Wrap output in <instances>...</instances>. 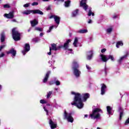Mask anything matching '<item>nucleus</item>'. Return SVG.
Returning <instances> with one entry per match:
<instances>
[{
	"label": "nucleus",
	"mask_w": 129,
	"mask_h": 129,
	"mask_svg": "<svg viewBox=\"0 0 129 129\" xmlns=\"http://www.w3.org/2000/svg\"><path fill=\"white\" fill-rule=\"evenodd\" d=\"M71 93L73 95H75L74 102H72L71 105H75V106H76L78 108H82V107H83V103L82 102V96L81 94L75 93V92H72Z\"/></svg>",
	"instance_id": "f257e3e1"
},
{
	"label": "nucleus",
	"mask_w": 129,
	"mask_h": 129,
	"mask_svg": "<svg viewBox=\"0 0 129 129\" xmlns=\"http://www.w3.org/2000/svg\"><path fill=\"white\" fill-rule=\"evenodd\" d=\"M98 112H102V110L99 108H96L92 110V113L90 114L92 119H96L100 117V114Z\"/></svg>",
	"instance_id": "f03ea898"
},
{
	"label": "nucleus",
	"mask_w": 129,
	"mask_h": 129,
	"mask_svg": "<svg viewBox=\"0 0 129 129\" xmlns=\"http://www.w3.org/2000/svg\"><path fill=\"white\" fill-rule=\"evenodd\" d=\"M12 37L14 41H18L21 40V33L17 31V28H14L12 30Z\"/></svg>",
	"instance_id": "7ed1b4c3"
},
{
	"label": "nucleus",
	"mask_w": 129,
	"mask_h": 129,
	"mask_svg": "<svg viewBox=\"0 0 129 129\" xmlns=\"http://www.w3.org/2000/svg\"><path fill=\"white\" fill-rule=\"evenodd\" d=\"M73 65L72 69L74 70V75H75L76 77H79L81 73V72L79 71V70L78 69L79 68V65L76 61H73Z\"/></svg>",
	"instance_id": "20e7f679"
},
{
	"label": "nucleus",
	"mask_w": 129,
	"mask_h": 129,
	"mask_svg": "<svg viewBox=\"0 0 129 129\" xmlns=\"http://www.w3.org/2000/svg\"><path fill=\"white\" fill-rule=\"evenodd\" d=\"M64 116L66 119H68V121L69 122H73V121H74V118L72 117V113L71 112L68 114L67 111L65 110L64 112Z\"/></svg>",
	"instance_id": "39448f33"
},
{
	"label": "nucleus",
	"mask_w": 129,
	"mask_h": 129,
	"mask_svg": "<svg viewBox=\"0 0 129 129\" xmlns=\"http://www.w3.org/2000/svg\"><path fill=\"white\" fill-rule=\"evenodd\" d=\"M71 39H68L64 43L63 45L56 46V51H57V50H60L61 48H64V50H67V49H68V47H69V43H71Z\"/></svg>",
	"instance_id": "423d86ee"
},
{
	"label": "nucleus",
	"mask_w": 129,
	"mask_h": 129,
	"mask_svg": "<svg viewBox=\"0 0 129 129\" xmlns=\"http://www.w3.org/2000/svg\"><path fill=\"white\" fill-rule=\"evenodd\" d=\"M52 50L57 51V44L55 43L51 44V47H49V52L47 53L49 56L52 55Z\"/></svg>",
	"instance_id": "0eeeda50"
},
{
	"label": "nucleus",
	"mask_w": 129,
	"mask_h": 129,
	"mask_svg": "<svg viewBox=\"0 0 129 129\" xmlns=\"http://www.w3.org/2000/svg\"><path fill=\"white\" fill-rule=\"evenodd\" d=\"M87 0H82L80 4V6L83 8L85 11H87V9H88V5L86 4Z\"/></svg>",
	"instance_id": "6e6552de"
},
{
	"label": "nucleus",
	"mask_w": 129,
	"mask_h": 129,
	"mask_svg": "<svg viewBox=\"0 0 129 129\" xmlns=\"http://www.w3.org/2000/svg\"><path fill=\"white\" fill-rule=\"evenodd\" d=\"M30 49V44L26 43L24 46V50L22 51L23 55H26V52H29Z\"/></svg>",
	"instance_id": "1a4fd4ad"
},
{
	"label": "nucleus",
	"mask_w": 129,
	"mask_h": 129,
	"mask_svg": "<svg viewBox=\"0 0 129 129\" xmlns=\"http://www.w3.org/2000/svg\"><path fill=\"white\" fill-rule=\"evenodd\" d=\"M14 11L10 12L9 14H5L4 17H6L7 19H14L15 15H14Z\"/></svg>",
	"instance_id": "9d476101"
},
{
	"label": "nucleus",
	"mask_w": 129,
	"mask_h": 129,
	"mask_svg": "<svg viewBox=\"0 0 129 129\" xmlns=\"http://www.w3.org/2000/svg\"><path fill=\"white\" fill-rule=\"evenodd\" d=\"M7 55H9V54H12L13 57H15L17 54V50H15V48H12L9 51H7Z\"/></svg>",
	"instance_id": "9b49d317"
},
{
	"label": "nucleus",
	"mask_w": 129,
	"mask_h": 129,
	"mask_svg": "<svg viewBox=\"0 0 129 129\" xmlns=\"http://www.w3.org/2000/svg\"><path fill=\"white\" fill-rule=\"evenodd\" d=\"M51 74V71H48L45 76L44 78L43 79V83H46L47 81H48V79H49V77L50 76V75Z\"/></svg>",
	"instance_id": "f8f14e48"
},
{
	"label": "nucleus",
	"mask_w": 129,
	"mask_h": 129,
	"mask_svg": "<svg viewBox=\"0 0 129 129\" xmlns=\"http://www.w3.org/2000/svg\"><path fill=\"white\" fill-rule=\"evenodd\" d=\"M100 56L101 57V59L102 60V62H106L108 61V55L101 54Z\"/></svg>",
	"instance_id": "ddd939ff"
},
{
	"label": "nucleus",
	"mask_w": 129,
	"mask_h": 129,
	"mask_svg": "<svg viewBox=\"0 0 129 129\" xmlns=\"http://www.w3.org/2000/svg\"><path fill=\"white\" fill-rule=\"evenodd\" d=\"M106 85L104 84H102V86L101 88V94L103 95L105 94V89H106Z\"/></svg>",
	"instance_id": "4468645a"
},
{
	"label": "nucleus",
	"mask_w": 129,
	"mask_h": 129,
	"mask_svg": "<svg viewBox=\"0 0 129 129\" xmlns=\"http://www.w3.org/2000/svg\"><path fill=\"white\" fill-rule=\"evenodd\" d=\"M49 125H50V127L51 129L56 128L57 127V124L55 123H54V122H53V120H52V119H50L49 120Z\"/></svg>",
	"instance_id": "2eb2a0df"
},
{
	"label": "nucleus",
	"mask_w": 129,
	"mask_h": 129,
	"mask_svg": "<svg viewBox=\"0 0 129 129\" xmlns=\"http://www.w3.org/2000/svg\"><path fill=\"white\" fill-rule=\"evenodd\" d=\"M128 55H129L128 52H126L125 55L122 56V57H121L119 59H118V63H119V64H120V63H121V62H122V60L124 59H125L127 57V56H128Z\"/></svg>",
	"instance_id": "dca6fc26"
},
{
	"label": "nucleus",
	"mask_w": 129,
	"mask_h": 129,
	"mask_svg": "<svg viewBox=\"0 0 129 129\" xmlns=\"http://www.w3.org/2000/svg\"><path fill=\"white\" fill-rule=\"evenodd\" d=\"M30 23L31 25V27H35V26H37L38 24H39V22L36 19H34L32 21H30Z\"/></svg>",
	"instance_id": "f3484780"
},
{
	"label": "nucleus",
	"mask_w": 129,
	"mask_h": 129,
	"mask_svg": "<svg viewBox=\"0 0 129 129\" xmlns=\"http://www.w3.org/2000/svg\"><path fill=\"white\" fill-rule=\"evenodd\" d=\"M36 14H38V15H44V13H43V12H42L39 10H33V14L36 15Z\"/></svg>",
	"instance_id": "a211bd4d"
},
{
	"label": "nucleus",
	"mask_w": 129,
	"mask_h": 129,
	"mask_svg": "<svg viewBox=\"0 0 129 129\" xmlns=\"http://www.w3.org/2000/svg\"><path fill=\"white\" fill-rule=\"evenodd\" d=\"M54 22L56 23L57 25H59L60 24V17H58V16L56 15V16L54 17Z\"/></svg>",
	"instance_id": "6ab92c4d"
},
{
	"label": "nucleus",
	"mask_w": 129,
	"mask_h": 129,
	"mask_svg": "<svg viewBox=\"0 0 129 129\" xmlns=\"http://www.w3.org/2000/svg\"><path fill=\"white\" fill-rule=\"evenodd\" d=\"M1 43H4L6 41V35L4 32L1 33Z\"/></svg>",
	"instance_id": "aec40b11"
},
{
	"label": "nucleus",
	"mask_w": 129,
	"mask_h": 129,
	"mask_svg": "<svg viewBox=\"0 0 129 129\" xmlns=\"http://www.w3.org/2000/svg\"><path fill=\"white\" fill-rule=\"evenodd\" d=\"M33 14V10H26L22 12V14L23 15H26V16H28V15H30V14Z\"/></svg>",
	"instance_id": "412c9836"
},
{
	"label": "nucleus",
	"mask_w": 129,
	"mask_h": 129,
	"mask_svg": "<svg viewBox=\"0 0 129 129\" xmlns=\"http://www.w3.org/2000/svg\"><path fill=\"white\" fill-rule=\"evenodd\" d=\"M89 53L90 55H87V60H91V58H92V56H93V52L92 50H91L89 52Z\"/></svg>",
	"instance_id": "4be33fe9"
},
{
	"label": "nucleus",
	"mask_w": 129,
	"mask_h": 129,
	"mask_svg": "<svg viewBox=\"0 0 129 129\" xmlns=\"http://www.w3.org/2000/svg\"><path fill=\"white\" fill-rule=\"evenodd\" d=\"M89 98V93H85L83 95V99L84 101H86L87 100V99Z\"/></svg>",
	"instance_id": "5701e85b"
},
{
	"label": "nucleus",
	"mask_w": 129,
	"mask_h": 129,
	"mask_svg": "<svg viewBox=\"0 0 129 129\" xmlns=\"http://www.w3.org/2000/svg\"><path fill=\"white\" fill-rule=\"evenodd\" d=\"M119 46H123V42H122L121 41H118L116 43V47L117 48H119Z\"/></svg>",
	"instance_id": "b1692460"
},
{
	"label": "nucleus",
	"mask_w": 129,
	"mask_h": 129,
	"mask_svg": "<svg viewBox=\"0 0 129 129\" xmlns=\"http://www.w3.org/2000/svg\"><path fill=\"white\" fill-rule=\"evenodd\" d=\"M71 3V1L70 0H68L67 1H66L64 2V6L66 7V8H68L69 7H70Z\"/></svg>",
	"instance_id": "393cba45"
},
{
	"label": "nucleus",
	"mask_w": 129,
	"mask_h": 129,
	"mask_svg": "<svg viewBox=\"0 0 129 129\" xmlns=\"http://www.w3.org/2000/svg\"><path fill=\"white\" fill-rule=\"evenodd\" d=\"M78 12H79V10L78 9H76L75 11H74L72 13V17H75L76 16H77L78 14Z\"/></svg>",
	"instance_id": "a878e982"
},
{
	"label": "nucleus",
	"mask_w": 129,
	"mask_h": 129,
	"mask_svg": "<svg viewBox=\"0 0 129 129\" xmlns=\"http://www.w3.org/2000/svg\"><path fill=\"white\" fill-rule=\"evenodd\" d=\"M79 32L80 33V34H85L88 32V30H87V29H82L79 30Z\"/></svg>",
	"instance_id": "bb28decb"
},
{
	"label": "nucleus",
	"mask_w": 129,
	"mask_h": 129,
	"mask_svg": "<svg viewBox=\"0 0 129 129\" xmlns=\"http://www.w3.org/2000/svg\"><path fill=\"white\" fill-rule=\"evenodd\" d=\"M77 43H78V38L77 37H75L74 42L73 43L74 47H77Z\"/></svg>",
	"instance_id": "cd10ccee"
},
{
	"label": "nucleus",
	"mask_w": 129,
	"mask_h": 129,
	"mask_svg": "<svg viewBox=\"0 0 129 129\" xmlns=\"http://www.w3.org/2000/svg\"><path fill=\"white\" fill-rule=\"evenodd\" d=\"M111 60V61H114V57L112 55H108V61Z\"/></svg>",
	"instance_id": "c85d7f7f"
},
{
	"label": "nucleus",
	"mask_w": 129,
	"mask_h": 129,
	"mask_svg": "<svg viewBox=\"0 0 129 129\" xmlns=\"http://www.w3.org/2000/svg\"><path fill=\"white\" fill-rule=\"evenodd\" d=\"M107 111L108 112V114H111V107L110 106H107Z\"/></svg>",
	"instance_id": "c756f323"
},
{
	"label": "nucleus",
	"mask_w": 129,
	"mask_h": 129,
	"mask_svg": "<svg viewBox=\"0 0 129 129\" xmlns=\"http://www.w3.org/2000/svg\"><path fill=\"white\" fill-rule=\"evenodd\" d=\"M39 41H40V38H39V37H35L32 39V42H34V43H38Z\"/></svg>",
	"instance_id": "7c9ffc66"
},
{
	"label": "nucleus",
	"mask_w": 129,
	"mask_h": 129,
	"mask_svg": "<svg viewBox=\"0 0 129 129\" xmlns=\"http://www.w3.org/2000/svg\"><path fill=\"white\" fill-rule=\"evenodd\" d=\"M91 15H92V16L93 17V16H94V13H92V12H91V10H90L89 11V12H88V17H90V16H91Z\"/></svg>",
	"instance_id": "2f4dec72"
},
{
	"label": "nucleus",
	"mask_w": 129,
	"mask_h": 129,
	"mask_svg": "<svg viewBox=\"0 0 129 129\" xmlns=\"http://www.w3.org/2000/svg\"><path fill=\"white\" fill-rule=\"evenodd\" d=\"M52 93H53V91H50L47 93V98H50V96L52 95Z\"/></svg>",
	"instance_id": "473e14b6"
},
{
	"label": "nucleus",
	"mask_w": 129,
	"mask_h": 129,
	"mask_svg": "<svg viewBox=\"0 0 129 129\" xmlns=\"http://www.w3.org/2000/svg\"><path fill=\"white\" fill-rule=\"evenodd\" d=\"M123 116V111L122 110V111L120 112V116H119L120 120H121V119L122 118Z\"/></svg>",
	"instance_id": "72a5a7b5"
},
{
	"label": "nucleus",
	"mask_w": 129,
	"mask_h": 129,
	"mask_svg": "<svg viewBox=\"0 0 129 129\" xmlns=\"http://www.w3.org/2000/svg\"><path fill=\"white\" fill-rule=\"evenodd\" d=\"M4 9H10L11 8V6L9 4H5L4 5Z\"/></svg>",
	"instance_id": "f704fd0d"
},
{
	"label": "nucleus",
	"mask_w": 129,
	"mask_h": 129,
	"mask_svg": "<svg viewBox=\"0 0 129 129\" xmlns=\"http://www.w3.org/2000/svg\"><path fill=\"white\" fill-rule=\"evenodd\" d=\"M35 30L36 31H39V32H43V29L39 27H35Z\"/></svg>",
	"instance_id": "c9c22d12"
},
{
	"label": "nucleus",
	"mask_w": 129,
	"mask_h": 129,
	"mask_svg": "<svg viewBox=\"0 0 129 129\" xmlns=\"http://www.w3.org/2000/svg\"><path fill=\"white\" fill-rule=\"evenodd\" d=\"M53 28H54V26H51L49 27V30H47V33H50L53 30Z\"/></svg>",
	"instance_id": "e433bc0d"
},
{
	"label": "nucleus",
	"mask_w": 129,
	"mask_h": 129,
	"mask_svg": "<svg viewBox=\"0 0 129 129\" xmlns=\"http://www.w3.org/2000/svg\"><path fill=\"white\" fill-rule=\"evenodd\" d=\"M40 102L42 104H45V103H47V101H46L45 100H40Z\"/></svg>",
	"instance_id": "4c0bfd02"
},
{
	"label": "nucleus",
	"mask_w": 129,
	"mask_h": 129,
	"mask_svg": "<svg viewBox=\"0 0 129 129\" xmlns=\"http://www.w3.org/2000/svg\"><path fill=\"white\" fill-rule=\"evenodd\" d=\"M106 31H107V33H110L111 32H112V28H108Z\"/></svg>",
	"instance_id": "58836bf2"
},
{
	"label": "nucleus",
	"mask_w": 129,
	"mask_h": 129,
	"mask_svg": "<svg viewBox=\"0 0 129 129\" xmlns=\"http://www.w3.org/2000/svg\"><path fill=\"white\" fill-rule=\"evenodd\" d=\"M55 84H56V85L57 86H59V85H60V84H61V83H60V81H56L55 82Z\"/></svg>",
	"instance_id": "ea45409f"
},
{
	"label": "nucleus",
	"mask_w": 129,
	"mask_h": 129,
	"mask_svg": "<svg viewBox=\"0 0 129 129\" xmlns=\"http://www.w3.org/2000/svg\"><path fill=\"white\" fill-rule=\"evenodd\" d=\"M5 47H6V45H3L0 46V52L4 49V48H5Z\"/></svg>",
	"instance_id": "a19ab883"
},
{
	"label": "nucleus",
	"mask_w": 129,
	"mask_h": 129,
	"mask_svg": "<svg viewBox=\"0 0 129 129\" xmlns=\"http://www.w3.org/2000/svg\"><path fill=\"white\" fill-rule=\"evenodd\" d=\"M24 8H29L30 7L29 4H26L23 6Z\"/></svg>",
	"instance_id": "79ce46f5"
},
{
	"label": "nucleus",
	"mask_w": 129,
	"mask_h": 129,
	"mask_svg": "<svg viewBox=\"0 0 129 129\" xmlns=\"http://www.w3.org/2000/svg\"><path fill=\"white\" fill-rule=\"evenodd\" d=\"M129 123V118H127V119L126 120L125 122V125H126V124H128Z\"/></svg>",
	"instance_id": "37998d69"
},
{
	"label": "nucleus",
	"mask_w": 129,
	"mask_h": 129,
	"mask_svg": "<svg viewBox=\"0 0 129 129\" xmlns=\"http://www.w3.org/2000/svg\"><path fill=\"white\" fill-rule=\"evenodd\" d=\"M56 15H51L50 16H49V17H48V18H49V19H55V17H56Z\"/></svg>",
	"instance_id": "c03bdc74"
},
{
	"label": "nucleus",
	"mask_w": 129,
	"mask_h": 129,
	"mask_svg": "<svg viewBox=\"0 0 129 129\" xmlns=\"http://www.w3.org/2000/svg\"><path fill=\"white\" fill-rule=\"evenodd\" d=\"M54 2H57V3H64V0H54Z\"/></svg>",
	"instance_id": "a18cd8bd"
},
{
	"label": "nucleus",
	"mask_w": 129,
	"mask_h": 129,
	"mask_svg": "<svg viewBox=\"0 0 129 129\" xmlns=\"http://www.w3.org/2000/svg\"><path fill=\"white\" fill-rule=\"evenodd\" d=\"M39 4L37 3V2H33L32 4V6H38Z\"/></svg>",
	"instance_id": "49530a36"
},
{
	"label": "nucleus",
	"mask_w": 129,
	"mask_h": 129,
	"mask_svg": "<svg viewBox=\"0 0 129 129\" xmlns=\"http://www.w3.org/2000/svg\"><path fill=\"white\" fill-rule=\"evenodd\" d=\"M106 51V48H103L101 50V53H104Z\"/></svg>",
	"instance_id": "de8ad7c7"
},
{
	"label": "nucleus",
	"mask_w": 129,
	"mask_h": 129,
	"mask_svg": "<svg viewBox=\"0 0 129 129\" xmlns=\"http://www.w3.org/2000/svg\"><path fill=\"white\" fill-rule=\"evenodd\" d=\"M49 84L50 85H53V84H55V82L53 81L49 82Z\"/></svg>",
	"instance_id": "09e8293b"
},
{
	"label": "nucleus",
	"mask_w": 129,
	"mask_h": 129,
	"mask_svg": "<svg viewBox=\"0 0 129 129\" xmlns=\"http://www.w3.org/2000/svg\"><path fill=\"white\" fill-rule=\"evenodd\" d=\"M43 108H44V110H45V111H46V115H48V110H47L46 109V107H43Z\"/></svg>",
	"instance_id": "8fccbe9b"
},
{
	"label": "nucleus",
	"mask_w": 129,
	"mask_h": 129,
	"mask_svg": "<svg viewBox=\"0 0 129 129\" xmlns=\"http://www.w3.org/2000/svg\"><path fill=\"white\" fill-rule=\"evenodd\" d=\"M5 56V53L4 52H2L1 54H0V58H2V57H4Z\"/></svg>",
	"instance_id": "3c124183"
},
{
	"label": "nucleus",
	"mask_w": 129,
	"mask_h": 129,
	"mask_svg": "<svg viewBox=\"0 0 129 129\" xmlns=\"http://www.w3.org/2000/svg\"><path fill=\"white\" fill-rule=\"evenodd\" d=\"M86 68L87 69H88V70H90L91 69V68L88 66L87 64L86 65Z\"/></svg>",
	"instance_id": "603ef678"
},
{
	"label": "nucleus",
	"mask_w": 129,
	"mask_h": 129,
	"mask_svg": "<svg viewBox=\"0 0 129 129\" xmlns=\"http://www.w3.org/2000/svg\"><path fill=\"white\" fill-rule=\"evenodd\" d=\"M40 37H43V36H44V33H41L39 35Z\"/></svg>",
	"instance_id": "864d4df0"
},
{
	"label": "nucleus",
	"mask_w": 129,
	"mask_h": 129,
	"mask_svg": "<svg viewBox=\"0 0 129 129\" xmlns=\"http://www.w3.org/2000/svg\"><path fill=\"white\" fill-rule=\"evenodd\" d=\"M116 18H117V15H114L113 16V19H116Z\"/></svg>",
	"instance_id": "5fc2aeb1"
},
{
	"label": "nucleus",
	"mask_w": 129,
	"mask_h": 129,
	"mask_svg": "<svg viewBox=\"0 0 129 129\" xmlns=\"http://www.w3.org/2000/svg\"><path fill=\"white\" fill-rule=\"evenodd\" d=\"M92 22V21L91 19H90L88 23V24H91Z\"/></svg>",
	"instance_id": "6e6d98bb"
},
{
	"label": "nucleus",
	"mask_w": 129,
	"mask_h": 129,
	"mask_svg": "<svg viewBox=\"0 0 129 129\" xmlns=\"http://www.w3.org/2000/svg\"><path fill=\"white\" fill-rule=\"evenodd\" d=\"M85 117H88V115L85 114Z\"/></svg>",
	"instance_id": "4d7b16f0"
},
{
	"label": "nucleus",
	"mask_w": 129,
	"mask_h": 129,
	"mask_svg": "<svg viewBox=\"0 0 129 129\" xmlns=\"http://www.w3.org/2000/svg\"><path fill=\"white\" fill-rule=\"evenodd\" d=\"M13 22H17V20L16 19H13Z\"/></svg>",
	"instance_id": "13d9d810"
},
{
	"label": "nucleus",
	"mask_w": 129,
	"mask_h": 129,
	"mask_svg": "<svg viewBox=\"0 0 129 129\" xmlns=\"http://www.w3.org/2000/svg\"><path fill=\"white\" fill-rule=\"evenodd\" d=\"M68 50H69V51H73L72 49H69Z\"/></svg>",
	"instance_id": "bf43d9fd"
},
{
	"label": "nucleus",
	"mask_w": 129,
	"mask_h": 129,
	"mask_svg": "<svg viewBox=\"0 0 129 129\" xmlns=\"http://www.w3.org/2000/svg\"><path fill=\"white\" fill-rule=\"evenodd\" d=\"M43 2H49V0H43Z\"/></svg>",
	"instance_id": "052dcab7"
},
{
	"label": "nucleus",
	"mask_w": 129,
	"mask_h": 129,
	"mask_svg": "<svg viewBox=\"0 0 129 129\" xmlns=\"http://www.w3.org/2000/svg\"><path fill=\"white\" fill-rule=\"evenodd\" d=\"M69 35H70V36L71 37L72 33H70Z\"/></svg>",
	"instance_id": "680f3d73"
},
{
	"label": "nucleus",
	"mask_w": 129,
	"mask_h": 129,
	"mask_svg": "<svg viewBox=\"0 0 129 129\" xmlns=\"http://www.w3.org/2000/svg\"><path fill=\"white\" fill-rule=\"evenodd\" d=\"M105 72L106 73V68H105Z\"/></svg>",
	"instance_id": "e2e57ef3"
},
{
	"label": "nucleus",
	"mask_w": 129,
	"mask_h": 129,
	"mask_svg": "<svg viewBox=\"0 0 129 129\" xmlns=\"http://www.w3.org/2000/svg\"><path fill=\"white\" fill-rule=\"evenodd\" d=\"M47 11H48V10H50V7H48V8L47 9Z\"/></svg>",
	"instance_id": "0e129e2a"
},
{
	"label": "nucleus",
	"mask_w": 129,
	"mask_h": 129,
	"mask_svg": "<svg viewBox=\"0 0 129 129\" xmlns=\"http://www.w3.org/2000/svg\"><path fill=\"white\" fill-rule=\"evenodd\" d=\"M2 89V85H0V90Z\"/></svg>",
	"instance_id": "69168bd1"
},
{
	"label": "nucleus",
	"mask_w": 129,
	"mask_h": 129,
	"mask_svg": "<svg viewBox=\"0 0 129 129\" xmlns=\"http://www.w3.org/2000/svg\"><path fill=\"white\" fill-rule=\"evenodd\" d=\"M47 105H48V106H50V104H48Z\"/></svg>",
	"instance_id": "338daca9"
},
{
	"label": "nucleus",
	"mask_w": 129,
	"mask_h": 129,
	"mask_svg": "<svg viewBox=\"0 0 129 129\" xmlns=\"http://www.w3.org/2000/svg\"><path fill=\"white\" fill-rule=\"evenodd\" d=\"M86 129H87V128H86Z\"/></svg>",
	"instance_id": "774afa93"
}]
</instances>
